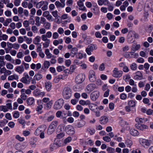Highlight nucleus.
Returning <instances> with one entry per match:
<instances>
[{
	"instance_id": "55",
	"label": "nucleus",
	"mask_w": 153,
	"mask_h": 153,
	"mask_svg": "<svg viewBox=\"0 0 153 153\" xmlns=\"http://www.w3.org/2000/svg\"><path fill=\"white\" fill-rule=\"evenodd\" d=\"M35 18V21L36 22V25L37 26H39L40 25V18L38 16H36Z\"/></svg>"
},
{
	"instance_id": "3",
	"label": "nucleus",
	"mask_w": 153,
	"mask_h": 153,
	"mask_svg": "<svg viewBox=\"0 0 153 153\" xmlns=\"http://www.w3.org/2000/svg\"><path fill=\"white\" fill-rule=\"evenodd\" d=\"M32 78L30 77L28 74L25 73L23 74V76L20 79V81L22 82L28 84L30 83Z\"/></svg>"
},
{
	"instance_id": "2",
	"label": "nucleus",
	"mask_w": 153,
	"mask_h": 153,
	"mask_svg": "<svg viewBox=\"0 0 153 153\" xmlns=\"http://www.w3.org/2000/svg\"><path fill=\"white\" fill-rule=\"evenodd\" d=\"M139 141L140 144L145 148H147L150 145V141L147 139L140 138L139 139Z\"/></svg>"
},
{
	"instance_id": "8",
	"label": "nucleus",
	"mask_w": 153,
	"mask_h": 153,
	"mask_svg": "<svg viewBox=\"0 0 153 153\" xmlns=\"http://www.w3.org/2000/svg\"><path fill=\"white\" fill-rule=\"evenodd\" d=\"M65 131L68 134L72 135L75 133V130L74 128L71 125H67L65 129Z\"/></svg>"
},
{
	"instance_id": "14",
	"label": "nucleus",
	"mask_w": 153,
	"mask_h": 153,
	"mask_svg": "<svg viewBox=\"0 0 153 153\" xmlns=\"http://www.w3.org/2000/svg\"><path fill=\"white\" fill-rule=\"evenodd\" d=\"M100 92L98 91H94L91 94V98L93 101H95L97 99L99 96Z\"/></svg>"
},
{
	"instance_id": "56",
	"label": "nucleus",
	"mask_w": 153,
	"mask_h": 153,
	"mask_svg": "<svg viewBox=\"0 0 153 153\" xmlns=\"http://www.w3.org/2000/svg\"><path fill=\"white\" fill-rule=\"evenodd\" d=\"M129 84L131 86H134L135 85H136V82H135L132 79H130L129 81Z\"/></svg>"
},
{
	"instance_id": "43",
	"label": "nucleus",
	"mask_w": 153,
	"mask_h": 153,
	"mask_svg": "<svg viewBox=\"0 0 153 153\" xmlns=\"http://www.w3.org/2000/svg\"><path fill=\"white\" fill-rule=\"evenodd\" d=\"M131 77L129 75L127 74L123 77V79L126 82H127L128 81V80L130 79Z\"/></svg>"
},
{
	"instance_id": "4",
	"label": "nucleus",
	"mask_w": 153,
	"mask_h": 153,
	"mask_svg": "<svg viewBox=\"0 0 153 153\" xmlns=\"http://www.w3.org/2000/svg\"><path fill=\"white\" fill-rule=\"evenodd\" d=\"M58 122L57 121H53L48 128V134H51L55 130L58 125Z\"/></svg>"
},
{
	"instance_id": "41",
	"label": "nucleus",
	"mask_w": 153,
	"mask_h": 153,
	"mask_svg": "<svg viewBox=\"0 0 153 153\" xmlns=\"http://www.w3.org/2000/svg\"><path fill=\"white\" fill-rule=\"evenodd\" d=\"M76 68L75 65H71L70 68V72L71 74L75 70Z\"/></svg>"
},
{
	"instance_id": "34",
	"label": "nucleus",
	"mask_w": 153,
	"mask_h": 153,
	"mask_svg": "<svg viewBox=\"0 0 153 153\" xmlns=\"http://www.w3.org/2000/svg\"><path fill=\"white\" fill-rule=\"evenodd\" d=\"M42 78V75L39 73L36 74L34 77V78L37 81L41 79Z\"/></svg>"
},
{
	"instance_id": "23",
	"label": "nucleus",
	"mask_w": 153,
	"mask_h": 153,
	"mask_svg": "<svg viewBox=\"0 0 153 153\" xmlns=\"http://www.w3.org/2000/svg\"><path fill=\"white\" fill-rule=\"evenodd\" d=\"M27 104L29 105H32L35 102L34 99L32 97L28 98L26 101Z\"/></svg>"
},
{
	"instance_id": "15",
	"label": "nucleus",
	"mask_w": 153,
	"mask_h": 153,
	"mask_svg": "<svg viewBox=\"0 0 153 153\" xmlns=\"http://www.w3.org/2000/svg\"><path fill=\"white\" fill-rule=\"evenodd\" d=\"M108 121V119L107 117L105 116H102L100 119V122L102 125L106 124Z\"/></svg>"
},
{
	"instance_id": "63",
	"label": "nucleus",
	"mask_w": 153,
	"mask_h": 153,
	"mask_svg": "<svg viewBox=\"0 0 153 153\" xmlns=\"http://www.w3.org/2000/svg\"><path fill=\"white\" fill-rule=\"evenodd\" d=\"M107 18L109 20H111L113 18V14L111 13H108L106 15Z\"/></svg>"
},
{
	"instance_id": "54",
	"label": "nucleus",
	"mask_w": 153,
	"mask_h": 153,
	"mask_svg": "<svg viewBox=\"0 0 153 153\" xmlns=\"http://www.w3.org/2000/svg\"><path fill=\"white\" fill-rule=\"evenodd\" d=\"M147 53H146L145 52L143 51H141L140 53V55L142 57H147Z\"/></svg>"
},
{
	"instance_id": "22",
	"label": "nucleus",
	"mask_w": 153,
	"mask_h": 153,
	"mask_svg": "<svg viewBox=\"0 0 153 153\" xmlns=\"http://www.w3.org/2000/svg\"><path fill=\"white\" fill-rule=\"evenodd\" d=\"M97 105L93 103H91L89 104L88 107L89 109L93 112H95L97 109Z\"/></svg>"
},
{
	"instance_id": "13",
	"label": "nucleus",
	"mask_w": 153,
	"mask_h": 153,
	"mask_svg": "<svg viewBox=\"0 0 153 153\" xmlns=\"http://www.w3.org/2000/svg\"><path fill=\"white\" fill-rule=\"evenodd\" d=\"M95 88V85L93 84H91L88 85L85 89V91L88 93H90L93 91Z\"/></svg>"
},
{
	"instance_id": "17",
	"label": "nucleus",
	"mask_w": 153,
	"mask_h": 153,
	"mask_svg": "<svg viewBox=\"0 0 153 153\" xmlns=\"http://www.w3.org/2000/svg\"><path fill=\"white\" fill-rule=\"evenodd\" d=\"M136 127L138 129L141 131H144L148 128V126L145 125L137 124L136 125Z\"/></svg>"
},
{
	"instance_id": "24",
	"label": "nucleus",
	"mask_w": 153,
	"mask_h": 153,
	"mask_svg": "<svg viewBox=\"0 0 153 153\" xmlns=\"http://www.w3.org/2000/svg\"><path fill=\"white\" fill-rule=\"evenodd\" d=\"M97 3L99 6H101L103 5H106V3H108V0H98Z\"/></svg>"
},
{
	"instance_id": "49",
	"label": "nucleus",
	"mask_w": 153,
	"mask_h": 153,
	"mask_svg": "<svg viewBox=\"0 0 153 153\" xmlns=\"http://www.w3.org/2000/svg\"><path fill=\"white\" fill-rule=\"evenodd\" d=\"M87 131L89 132L91 135H93L94 134L95 132V130L94 129L88 128Z\"/></svg>"
},
{
	"instance_id": "5",
	"label": "nucleus",
	"mask_w": 153,
	"mask_h": 153,
	"mask_svg": "<svg viewBox=\"0 0 153 153\" xmlns=\"http://www.w3.org/2000/svg\"><path fill=\"white\" fill-rule=\"evenodd\" d=\"M64 100L62 99H60L57 100L54 103L53 108L56 110L60 109L64 104Z\"/></svg>"
},
{
	"instance_id": "29",
	"label": "nucleus",
	"mask_w": 153,
	"mask_h": 153,
	"mask_svg": "<svg viewBox=\"0 0 153 153\" xmlns=\"http://www.w3.org/2000/svg\"><path fill=\"white\" fill-rule=\"evenodd\" d=\"M85 124L86 123L85 121L82 120L77 123V126L78 128H81L84 126Z\"/></svg>"
},
{
	"instance_id": "28",
	"label": "nucleus",
	"mask_w": 153,
	"mask_h": 153,
	"mask_svg": "<svg viewBox=\"0 0 153 153\" xmlns=\"http://www.w3.org/2000/svg\"><path fill=\"white\" fill-rule=\"evenodd\" d=\"M63 42V40L62 39H59L58 40H55L53 41V43L55 46H57L59 44H61Z\"/></svg>"
},
{
	"instance_id": "61",
	"label": "nucleus",
	"mask_w": 153,
	"mask_h": 153,
	"mask_svg": "<svg viewBox=\"0 0 153 153\" xmlns=\"http://www.w3.org/2000/svg\"><path fill=\"white\" fill-rule=\"evenodd\" d=\"M7 46L9 50L13 48V44L10 42H7Z\"/></svg>"
},
{
	"instance_id": "7",
	"label": "nucleus",
	"mask_w": 153,
	"mask_h": 153,
	"mask_svg": "<svg viewBox=\"0 0 153 153\" xmlns=\"http://www.w3.org/2000/svg\"><path fill=\"white\" fill-rule=\"evenodd\" d=\"M85 79V75L82 74H78L76 76L75 81L77 84H80L84 81Z\"/></svg>"
},
{
	"instance_id": "40",
	"label": "nucleus",
	"mask_w": 153,
	"mask_h": 153,
	"mask_svg": "<svg viewBox=\"0 0 153 153\" xmlns=\"http://www.w3.org/2000/svg\"><path fill=\"white\" fill-rule=\"evenodd\" d=\"M89 102H90L88 100H87L85 101L83 100H81L79 101V104L82 105H83L88 104L89 103Z\"/></svg>"
},
{
	"instance_id": "25",
	"label": "nucleus",
	"mask_w": 153,
	"mask_h": 153,
	"mask_svg": "<svg viewBox=\"0 0 153 153\" xmlns=\"http://www.w3.org/2000/svg\"><path fill=\"white\" fill-rule=\"evenodd\" d=\"M55 4L57 8H64L65 6V3H60L59 1H56L55 3Z\"/></svg>"
},
{
	"instance_id": "1",
	"label": "nucleus",
	"mask_w": 153,
	"mask_h": 153,
	"mask_svg": "<svg viewBox=\"0 0 153 153\" xmlns=\"http://www.w3.org/2000/svg\"><path fill=\"white\" fill-rule=\"evenodd\" d=\"M71 94L72 91L70 88H65L63 92V95L65 99H68L70 98L71 96Z\"/></svg>"
},
{
	"instance_id": "36",
	"label": "nucleus",
	"mask_w": 153,
	"mask_h": 153,
	"mask_svg": "<svg viewBox=\"0 0 153 153\" xmlns=\"http://www.w3.org/2000/svg\"><path fill=\"white\" fill-rule=\"evenodd\" d=\"M65 67L64 66H59L57 67L56 70L58 72H60L65 69Z\"/></svg>"
},
{
	"instance_id": "45",
	"label": "nucleus",
	"mask_w": 153,
	"mask_h": 153,
	"mask_svg": "<svg viewBox=\"0 0 153 153\" xmlns=\"http://www.w3.org/2000/svg\"><path fill=\"white\" fill-rule=\"evenodd\" d=\"M15 138L20 142H22L23 141L25 140L24 137H22L18 135H16Z\"/></svg>"
},
{
	"instance_id": "47",
	"label": "nucleus",
	"mask_w": 153,
	"mask_h": 153,
	"mask_svg": "<svg viewBox=\"0 0 153 153\" xmlns=\"http://www.w3.org/2000/svg\"><path fill=\"white\" fill-rule=\"evenodd\" d=\"M76 57L78 59H81L83 57V54L82 53L80 52H79L78 53H77L76 55Z\"/></svg>"
},
{
	"instance_id": "12",
	"label": "nucleus",
	"mask_w": 153,
	"mask_h": 153,
	"mask_svg": "<svg viewBox=\"0 0 153 153\" xmlns=\"http://www.w3.org/2000/svg\"><path fill=\"white\" fill-rule=\"evenodd\" d=\"M66 113L64 111L62 112L60 111H58L56 113V116L57 118H60L61 119H65L67 117Z\"/></svg>"
},
{
	"instance_id": "52",
	"label": "nucleus",
	"mask_w": 153,
	"mask_h": 153,
	"mask_svg": "<svg viewBox=\"0 0 153 153\" xmlns=\"http://www.w3.org/2000/svg\"><path fill=\"white\" fill-rule=\"evenodd\" d=\"M25 61L27 62H30L31 60V58L29 56H25L24 58Z\"/></svg>"
},
{
	"instance_id": "30",
	"label": "nucleus",
	"mask_w": 153,
	"mask_h": 153,
	"mask_svg": "<svg viewBox=\"0 0 153 153\" xmlns=\"http://www.w3.org/2000/svg\"><path fill=\"white\" fill-rule=\"evenodd\" d=\"M136 102L133 100H130L128 102V105L131 107H134L136 106Z\"/></svg>"
},
{
	"instance_id": "37",
	"label": "nucleus",
	"mask_w": 153,
	"mask_h": 153,
	"mask_svg": "<svg viewBox=\"0 0 153 153\" xmlns=\"http://www.w3.org/2000/svg\"><path fill=\"white\" fill-rule=\"evenodd\" d=\"M136 122L139 123H143L144 120V118H141L139 117H137L135 119Z\"/></svg>"
},
{
	"instance_id": "10",
	"label": "nucleus",
	"mask_w": 153,
	"mask_h": 153,
	"mask_svg": "<svg viewBox=\"0 0 153 153\" xmlns=\"http://www.w3.org/2000/svg\"><path fill=\"white\" fill-rule=\"evenodd\" d=\"M89 79L91 82H94L96 80V77L95 75V72L92 70H90L89 73Z\"/></svg>"
},
{
	"instance_id": "57",
	"label": "nucleus",
	"mask_w": 153,
	"mask_h": 153,
	"mask_svg": "<svg viewBox=\"0 0 153 153\" xmlns=\"http://www.w3.org/2000/svg\"><path fill=\"white\" fill-rule=\"evenodd\" d=\"M127 97V95L124 93L122 94L120 96V98L123 100L126 99V98Z\"/></svg>"
},
{
	"instance_id": "21",
	"label": "nucleus",
	"mask_w": 153,
	"mask_h": 153,
	"mask_svg": "<svg viewBox=\"0 0 153 153\" xmlns=\"http://www.w3.org/2000/svg\"><path fill=\"white\" fill-rule=\"evenodd\" d=\"M130 134L133 136H137L139 134V133L138 131L134 129H131L130 131Z\"/></svg>"
},
{
	"instance_id": "35",
	"label": "nucleus",
	"mask_w": 153,
	"mask_h": 153,
	"mask_svg": "<svg viewBox=\"0 0 153 153\" xmlns=\"http://www.w3.org/2000/svg\"><path fill=\"white\" fill-rule=\"evenodd\" d=\"M106 5L108 6V10L110 11H112L114 9V7L110 3L109 1H108V3H106Z\"/></svg>"
},
{
	"instance_id": "18",
	"label": "nucleus",
	"mask_w": 153,
	"mask_h": 153,
	"mask_svg": "<svg viewBox=\"0 0 153 153\" xmlns=\"http://www.w3.org/2000/svg\"><path fill=\"white\" fill-rule=\"evenodd\" d=\"M143 75L141 72L138 71L136 73V75L134 76V79L137 80H139L141 79Z\"/></svg>"
},
{
	"instance_id": "6",
	"label": "nucleus",
	"mask_w": 153,
	"mask_h": 153,
	"mask_svg": "<svg viewBox=\"0 0 153 153\" xmlns=\"http://www.w3.org/2000/svg\"><path fill=\"white\" fill-rule=\"evenodd\" d=\"M138 38V36L137 34L134 31H130L129 32L128 36L127 39L128 41L131 42L134 39H137Z\"/></svg>"
},
{
	"instance_id": "64",
	"label": "nucleus",
	"mask_w": 153,
	"mask_h": 153,
	"mask_svg": "<svg viewBox=\"0 0 153 153\" xmlns=\"http://www.w3.org/2000/svg\"><path fill=\"white\" fill-rule=\"evenodd\" d=\"M114 104L113 103L111 102L109 104V108L111 110H113L114 108Z\"/></svg>"
},
{
	"instance_id": "62",
	"label": "nucleus",
	"mask_w": 153,
	"mask_h": 153,
	"mask_svg": "<svg viewBox=\"0 0 153 153\" xmlns=\"http://www.w3.org/2000/svg\"><path fill=\"white\" fill-rule=\"evenodd\" d=\"M132 91L134 93H136L137 91V85L134 86L131 88Z\"/></svg>"
},
{
	"instance_id": "53",
	"label": "nucleus",
	"mask_w": 153,
	"mask_h": 153,
	"mask_svg": "<svg viewBox=\"0 0 153 153\" xmlns=\"http://www.w3.org/2000/svg\"><path fill=\"white\" fill-rule=\"evenodd\" d=\"M72 140V138L71 137H69L65 139L64 141V143L65 144H66L71 142Z\"/></svg>"
},
{
	"instance_id": "48",
	"label": "nucleus",
	"mask_w": 153,
	"mask_h": 153,
	"mask_svg": "<svg viewBox=\"0 0 153 153\" xmlns=\"http://www.w3.org/2000/svg\"><path fill=\"white\" fill-rule=\"evenodd\" d=\"M19 116V113L17 111L14 112V113L13 115V117L15 118H17Z\"/></svg>"
},
{
	"instance_id": "60",
	"label": "nucleus",
	"mask_w": 153,
	"mask_h": 153,
	"mask_svg": "<svg viewBox=\"0 0 153 153\" xmlns=\"http://www.w3.org/2000/svg\"><path fill=\"white\" fill-rule=\"evenodd\" d=\"M19 32L22 35H25L26 33L25 29L24 28L20 29L19 30Z\"/></svg>"
},
{
	"instance_id": "42",
	"label": "nucleus",
	"mask_w": 153,
	"mask_h": 153,
	"mask_svg": "<svg viewBox=\"0 0 153 153\" xmlns=\"http://www.w3.org/2000/svg\"><path fill=\"white\" fill-rule=\"evenodd\" d=\"M6 67L7 69L12 70L13 68V65L10 63H7L6 64Z\"/></svg>"
},
{
	"instance_id": "16",
	"label": "nucleus",
	"mask_w": 153,
	"mask_h": 153,
	"mask_svg": "<svg viewBox=\"0 0 153 153\" xmlns=\"http://www.w3.org/2000/svg\"><path fill=\"white\" fill-rule=\"evenodd\" d=\"M34 94L36 96H40L42 97H44L45 93L44 92H41L38 89H36L34 91Z\"/></svg>"
},
{
	"instance_id": "31",
	"label": "nucleus",
	"mask_w": 153,
	"mask_h": 153,
	"mask_svg": "<svg viewBox=\"0 0 153 153\" xmlns=\"http://www.w3.org/2000/svg\"><path fill=\"white\" fill-rule=\"evenodd\" d=\"M133 55L131 53H126L124 54V56L126 58H133Z\"/></svg>"
},
{
	"instance_id": "27",
	"label": "nucleus",
	"mask_w": 153,
	"mask_h": 153,
	"mask_svg": "<svg viewBox=\"0 0 153 153\" xmlns=\"http://www.w3.org/2000/svg\"><path fill=\"white\" fill-rule=\"evenodd\" d=\"M43 130L42 129V126H40L35 131L34 134L35 135H39L43 131Z\"/></svg>"
},
{
	"instance_id": "59",
	"label": "nucleus",
	"mask_w": 153,
	"mask_h": 153,
	"mask_svg": "<svg viewBox=\"0 0 153 153\" xmlns=\"http://www.w3.org/2000/svg\"><path fill=\"white\" fill-rule=\"evenodd\" d=\"M23 25L25 27H27L29 26V22L28 21L25 20L23 22Z\"/></svg>"
},
{
	"instance_id": "39",
	"label": "nucleus",
	"mask_w": 153,
	"mask_h": 153,
	"mask_svg": "<svg viewBox=\"0 0 153 153\" xmlns=\"http://www.w3.org/2000/svg\"><path fill=\"white\" fill-rule=\"evenodd\" d=\"M48 32H47L46 34L42 35L41 38L43 41L47 42L48 38Z\"/></svg>"
},
{
	"instance_id": "33",
	"label": "nucleus",
	"mask_w": 153,
	"mask_h": 153,
	"mask_svg": "<svg viewBox=\"0 0 153 153\" xmlns=\"http://www.w3.org/2000/svg\"><path fill=\"white\" fill-rule=\"evenodd\" d=\"M40 37L39 36H36L34 39L33 41V43L36 45L39 44V42L40 41Z\"/></svg>"
},
{
	"instance_id": "46",
	"label": "nucleus",
	"mask_w": 153,
	"mask_h": 153,
	"mask_svg": "<svg viewBox=\"0 0 153 153\" xmlns=\"http://www.w3.org/2000/svg\"><path fill=\"white\" fill-rule=\"evenodd\" d=\"M8 122V121L6 119H4L0 122V126H4Z\"/></svg>"
},
{
	"instance_id": "9",
	"label": "nucleus",
	"mask_w": 153,
	"mask_h": 153,
	"mask_svg": "<svg viewBox=\"0 0 153 153\" xmlns=\"http://www.w3.org/2000/svg\"><path fill=\"white\" fill-rule=\"evenodd\" d=\"M97 48L96 45L91 44L88 45L85 51L87 54L88 55H91V52Z\"/></svg>"
},
{
	"instance_id": "50",
	"label": "nucleus",
	"mask_w": 153,
	"mask_h": 153,
	"mask_svg": "<svg viewBox=\"0 0 153 153\" xmlns=\"http://www.w3.org/2000/svg\"><path fill=\"white\" fill-rule=\"evenodd\" d=\"M105 69V65L104 63H102L100 66L99 70L100 71H104Z\"/></svg>"
},
{
	"instance_id": "19",
	"label": "nucleus",
	"mask_w": 153,
	"mask_h": 153,
	"mask_svg": "<svg viewBox=\"0 0 153 153\" xmlns=\"http://www.w3.org/2000/svg\"><path fill=\"white\" fill-rule=\"evenodd\" d=\"M15 70L19 74L22 73L25 70L24 68L22 65L19 66L16 68Z\"/></svg>"
},
{
	"instance_id": "44",
	"label": "nucleus",
	"mask_w": 153,
	"mask_h": 153,
	"mask_svg": "<svg viewBox=\"0 0 153 153\" xmlns=\"http://www.w3.org/2000/svg\"><path fill=\"white\" fill-rule=\"evenodd\" d=\"M0 111L6 112L7 111V110L5 105H1L0 106Z\"/></svg>"
},
{
	"instance_id": "20",
	"label": "nucleus",
	"mask_w": 153,
	"mask_h": 153,
	"mask_svg": "<svg viewBox=\"0 0 153 153\" xmlns=\"http://www.w3.org/2000/svg\"><path fill=\"white\" fill-rule=\"evenodd\" d=\"M78 52V49L76 47L73 48L71 50L70 52L71 56L73 57L76 55Z\"/></svg>"
},
{
	"instance_id": "26",
	"label": "nucleus",
	"mask_w": 153,
	"mask_h": 153,
	"mask_svg": "<svg viewBox=\"0 0 153 153\" xmlns=\"http://www.w3.org/2000/svg\"><path fill=\"white\" fill-rule=\"evenodd\" d=\"M125 143L127 147L129 148H131L133 145V142L132 141L128 139H127L125 140Z\"/></svg>"
},
{
	"instance_id": "38",
	"label": "nucleus",
	"mask_w": 153,
	"mask_h": 153,
	"mask_svg": "<svg viewBox=\"0 0 153 153\" xmlns=\"http://www.w3.org/2000/svg\"><path fill=\"white\" fill-rule=\"evenodd\" d=\"M137 65L135 63H133L131 65L130 68L132 70H136L137 69Z\"/></svg>"
},
{
	"instance_id": "58",
	"label": "nucleus",
	"mask_w": 153,
	"mask_h": 153,
	"mask_svg": "<svg viewBox=\"0 0 153 153\" xmlns=\"http://www.w3.org/2000/svg\"><path fill=\"white\" fill-rule=\"evenodd\" d=\"M103 139L105 141H106V142H110L111 140L110 138L107 136H106L103 137Z\"/></svg>"
},
{
	"instance_id": "32",
	"label": "nucleus",
	"mask_w": 153,
	"mask_h": 153,
	"mask_svg": "<svg viewBox=\"0 0 153 153\" xmlns=\"http://www.w3.org/2000/svg\"><path fill=\"white\" fill-rule=\"evenodd\" d=\"M48 68V62L45 61L44 62L43 65L42 67V69L45 71L47 70V69Z\"/></svg>"
},
{
	"instance_id": "11",
	"label": "nucleus",
	"mask_w": 153,
	"mask_h": 153,
	"mask_svg": "<svg viewBox=\"0 0 153 153\" xmlns=\"http://www.w3.org/2000/svg\"><path fill=\"white\" fill-rule=\"evenodd\" d=\"M113 72V76L114 77H120L122 76L123 72L119 70L117 68H115Z\"/></svg>"
},
{
	"instance_id": "51",
	"label": "nucleus",
	"mask_w": 153,
	"mask_h": 153,
	"mask_svg": "<svg viewBox=\"0 0 153 153\" xmlns=\"http://www.w3.org/2000/svg\"><path fill=\"white\" fill-rule=\"evenodd\" d=\"M31 55L33 59L36 58L37 56V54L34 51H33L31 52Z\"/></svg>"
}]
</instances>
